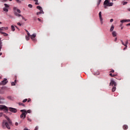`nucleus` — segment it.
Returning <instances> with one entry per match:
<instances>
[{"instance_id": "f03ea898", "label": "nucleus", "mask_w": 130, "mask_h": 130, "mask_svg": "<svg viewBox=\"0 0 130 130\" xmlns=\"http://www.w3.org/2000/svg\"><path fill=\"white\" fill-rule=\"evenodd\" d=\"M13 11L15 16H16V17H22L23 20H24V21H27L26 18L20 14H21V10H20V9H18L17 7H15L13 8Z\"/></svg>"}, {"instance_id": "0e129e2a", "label": "nucleus", "mask_w": 130, "mask_h": 130, "mask_svg": "<svg viewBox=\"0 0 130 130\" xmlns=\"http://www.w3.org/2000/svg\"><path fill=\"white\" fill-rule=\"evenodd\" d=\"M114 1H116V0H114Z\"/></svg>"}, {"instance_id": "864d4df0", "label": "nucleus", "mask_w": 130, "mask_h": 130, "mask_svg": "<svg viewBox=\"0 0 130 130\" xmlns=\"http://www.w3.org/2000/svg\"><path fill=\"white\" fill-rule=\"evenodd\" d=\"M15 27H16V28L17 29H18L19 30V28H18V27H17V26H15Z\"/></svg>"}, {"instance_id": "20e7f679", "label": "nucleus", "mask_w": 130, "mask_h": 130, "mask_svg": "<svg viewBox=\"0 0 130 130\" xmlns=\"http://www.w3.org/2000/svg\"><path fill=\"white\" fill-rule=\"evenodd\" d=\"M8 83V80L7 78H5L1 82H0V85L4 86Z\"/></svg>"}, {"instance_id": "f8f14e48", "label": "nucleus", "mask_w": 130, "mask_h": 130, "mask_svg": "<svg viewBox=\"0 0 130 130\" xmlns=\"http://www.w3.org/2000/svg\"><path fill=\"white\" fill-rule=\"evenodd\" d=\"M4 103H5V98L0 96V104H4Z\"/></svg>"}, {"instance_id": "052dcab7", "label": "nucleus", "mask_w": 130, "mask_h": 130, "mask_svg": "<svg viewBox=\"0 0 130 130\" xmlns=\"http://www.w3.org/2000/svg\"><path fill=\"white\" fill-rule=\"evenodd\" d=\"M0 24H2V22H0Z\"/></svg>"}, {"instance_id": "f257e3e1", "label": "nucleus", "mask_w": 130, "mask_h": 130, "mask_svg": "<svg viewBox=\"0 0 130 130\" xmlns=\"http://www.w3.org/2000/svg\"><path fill=\"white\" fill-rule=\"evenodd\" d=\"M4 117H5V118H6L8 122H7L6 120H3L2 126L4 127L5 126V125H6L7 128H8V129H11V127H10V125H12V121L6 115H4Z\"/></svg>"}, {"instance_id": "a878e982", "label": "nucleus", "mask_w": 130, "mask_h": 130, "mask_svg": "<svg viewBox=\"0 0 130 130\" xmlns=\"http://www.w3.org/2000/svg\"><path fill=\"white\" fill-rule=\"evenodd\" d=\"M25 39H26V40H27V41L30 40V37L26 36Z\"/></svg>"}, {"instance_id": "a211bd4d", "label": "nucleus", "mask_w": 130, "mask_h": 130, "mask_svg": "<svg viewBox=\"0 0 130 130\" xmlns=\"http://www.w3.org/2000/svg\"><path fill=\"white\" fill-rule=\"evenodd\" d=\"M113 30H114V25H112L110 29V32H112V31H113Z\"/></svg>"}, {"instance_id": "e2e57ef3", "label": "nucleus", "mask_w": 130, "mask_h": 130, "mask_svg": "<svg viewBox=\"0 0 130 130\" xmlns=\"http://www.w3.org/2000/svg\"><path fill=\"white\" fill-rule=\"evenodd\" d=\"M29 121H31V120H29Z\"/></svg>"}, {"instance_id": "b1692460", "label": "nucleus", "mask_w": 130, "mask_h": 130, "mask_svg": "<svg viewBox=\"0 0 130 130\" xmlns=\"http://www.w3.org/2000/svg\"><path fill=\"white\" fill-rule=\"evenodd\" d=\"M3 11H4V12H9V9L8 8H6V7L3 8Z\"/></svg>"}, {"instance_id": "9b49d317", "label": "nucleus", "mask_w": 130, "mask_h": 130, "mask_svg": "<svg viewBox=\"0 0 130 130\" xmlns=\"http://www.w3.org/2000/svg\"><path fill=\"white\" fill-rule=\"evenodd\" d=\"M20 112H25L26 115L27 113H31V110H28L27 111H26V110H21Z\"/></svg>"}, {"instance_id": "f3484780", "label": "nucleus", "mask_w": 130, "mask_h": 130, "mask_svg": "<svg viewBox=\"0 0 130 130\" xmlns=\"http://www.w3.org/2000/svg\"><path fill=\"white\" fill-rule=\"evenodd\" d=\"M0 33L1 34H2L3 35H4V36H8V34L6 33V32H4L3 31H2V30H0Z\"/></svg>"}, {"instance_id": "37998d69", "label": "nucleus", "mask_w": 130, "mask_h": 130, "mask_svg": "<svg viewBox=\"0 0 130 130\" xmlns=\"http://www.w3.org/2000/svg\"><path fill=\"white\" fill-rule=\"evenodd\" d=\"M17 25H18L19 26H21V23L20 22H18L17 23Z\"/></svg>"}, {"instance_id": "423d86ee", "label": "nucleus", "mask_w": 130, "mask_h": 130, "mask_svg": "<svg viewBox=\"0 0 130 130\" xmlns=\"http://www.w3.org/2000/svg\"><path fill=\"white\" fill-rule=\"evenodd\" d=\"M110 85L112 86L113 87H116V82H115L114 80H111V82L110 83Z\"/></svg>"}, {"instance_id": "6e6d98bb", "label": "nucleus", "mask_w": 130, "mask_h": 130, "mask_svg": "<svg viewBox=\"0 0 130 130\" xmlns=\"http://www.w3.org/2000/svg\"><path fill=\"white\" fill-rule=\"evenodd\" d=\"M9 2H12L13 0H8Z\"/></svg>"}, {"instance_id": "6ab92c4d", "label": "nucleus", "mask_w": 130, "mask_h": 130, "mask_svg": "<svg viewBox=\"0 0 130 130\" xmlns=\"http://www.w3.org/2000/svg\"><path fill=\"white\" fill-rule=\"evenodd\" d=\"M123 129H127V128H128V126H127V125H124L123 126Z\"/></svg>"}, {"instance_id": "5fc2aeb1", "label": "nucleus", "mask_w": 130, "mask_h": 130, "mask_svg": "<svg viewBox=\"0 0 130 130\" xmlns=\"http://www.w3.org/2000/svg\"><path fill=\"white\" fill-rule=\"evenodd\" d=\"M127 10L129 12H130V8H128Z\"/></svg>"}, {"instance_id": "aec40b11", "label": "nucleus", "mask_w": 130, "mask_h": 130, "mask_svg": "<svg viewBox=\"0 0 130 130\" xmlns=\"http://www.w3.org/2000/svg\"><path fill=\"white\" fill-rule=\"evenodd\" d=\"M112 6H113V3L109 2V4H108L107 7H112Z\"/></svg>"}, {"instance_id": "bb28decb", "label": "nucleus", "mask_w": 130, "mask_h": 130, "mask_svg": "<svg viewBox=\"0 0 130 130\" xmlns=\"http://www.w3.org/2000/svg\"><path fill=\"white\" fill-rule=\"evenodd\" d=\"M121 23H126L127 21L126 19H123L120 21Z\"/></svg>"}, {"instance_id": "7ed1b4c3", "label": "nucleus", "mask_w": 130, "mask_h": 130, "mask_svg": "<svg viewBox=\"0 0 130 130\" xmlns=\"http://www.w3.org/2000/svg\"><path fill=\"white\" fill-rule=\"evenodd\" d=\"M37 9L38 10H39L40 11L37 13V15L38 16V15L40 14H44V12H43V10H42V7L40 6H37Z\"/></svg>"}, {"instance_id": "8fccbe9b", "label": "nucleus", "mask_w": 130, "mask_h": 130, "mask_svg": "<svg viewBox=\"0 0 130 130\" xmlns=\"http://www.w3.org/2000/svg\"><path fill=\"white\" fill-rule=\"evenodd\" d=\"M127 22H130V19H126Z\"/></svg>"}, {"instance_id": "58836bf2", "label": "nucleus", "mask_w": 130, "mask_h": 130, "mask_svg": "<svg viewBox=\"0 0 130 130\" xmlns=\"http://www.w3.org/2000/svg\"><path fill=\"white\" fill-rule=\"evenodd\" d=\"M38 21H39V22H41V23H42V20H41V19H40V18H38Z\"/></svg>"}, {"instance_id": "393cba45", "label": "nucleus", "mask_w": 130, "mask_h": 130, "mask_svg": "<svg viewBox=\"0 0 130 130\" xmlns=\"http://www.w3.org/2000/svg\"><path fill=\"white\" fill-rule=\"evenodd\" d=\"M4 6H5V8L7 9H9V8H10V6L7 4H5Z\"/></svg>"}, {"instance_id": "cd10ccee", "label": "nucleus", "mask_w": 130, "mask_h": 130, "mask_svg": "<svg viewBox=\"0 0 130 130\" xmlns=\"http://www.w3.org/2000/svg\"><path fill=\"white\" fill-rule=\"evenodd\" d=\"M19 105L23 106V107H25V104L22 103H18Z\"/></svg>"}, {"instance_id": "c9c22d12", "label": "nucleus", "mask_w": 130, "mask_h": 130, "mask_svg": "<svg viewBox=\"0 0 130 130\" xmlns=\"http://www.w3.org/2000/svg\"><path fill=\"white\" fill-rule=\"evenodd\" d=\"M127 44H128V40H127L126 41L125 45H127Z\"/></svg>"}, {"instance_id": "72a5a7b5", "label": "nucleus", "mask_w": 130, "mask_h": 130, "mask_svg": "<svg viewBox=\"0 0 130 130\" xmlns=\"http://www.w3.org/2000/svg\"><path fill=\"white\" fill-rule=\"evenodd\" d=\"M100 3H101V0H99L98 2V6H99L100 5Z\"/></svg>"}, {"instance_id": "13d9d810", "label": "nucleus", "mask_w": 130, "mask_h": 130, "mask_svg": "<svg viewBox=\"0 0 130 130\" xmlns=\"http://www.w3.org/2000/svg\"><path fill=\"white\" fill-rule=\"evenodd\" d=\"M104 8H105V9H106V6H105Z\"/></svg>"}, {"instance_id": "0eeeda50", "label": "nucleus", "mask_w": 130, "mask_h": 130, "mask_svg": "<svg viewBox=\"0 0 130 130\" xmlns=\"http://www.w3.org/2000/svg\"><path fill=\"white\" fill-rule=\"evenodd\" d=\"M9 111H11V112H13V113H16V112H17V111L16 109H15L13 108H9Z\"/></svg>"}, {"instance_id": "bf43d9fd", "label": "nucleus", "mask_w": 130, "mask_h": 130, "mask_svg": "<svg viewBox=\"0 0 130 130\" xmlns=\"http://www.w3.org/2000/svg\"><path fill=\"white\" fill-rule=\"evenodd\" d=\"M121 29L122 30V29H123V27H121Z\"/></svg>"}, {"instance_id": "e433bc0d", "label": "nucleus", "mask_w": 130, "mask_h": 130, "mask_svg": "<svg viewBox=\"0 0 130 130\" xmlns=\"http://www.w3.org/2000/svg\"><path fill=\"white\" fill-rule=\"evenodd\" d=\"M121 42L122 45H124V46L125 44H124V43H123V41L122 40H121Z\"/></svg>"}, {"instance_id": "c85d7f7f", "label": "nucleus", "mask_w": 130, "mask_h": 130, "mask_svg": "<svg viewBox=\"0 0 130 130\" xmlns=\"http://www.w3.org/2000/svg\"><path fill=\"white\" fill-rule=\"evenodd\" d=\"M11 29L12 31H15V26H14V25H11Z\"/></svg>"}, {"instance_id": "a19ab883", "label": "nucleus", "mask_w": 130, "mask_h": 130, "mask_svg": "<svg viewBox=\"0 0 130 130\" xmlns=\"http://www.w3.org/2000/svg\"><path fill=\"white\" fill-rule=\"evenodd\" d=\"M115 42H116L117 41V38H115L114 40Z\"/></svg>"}, {"instance_id": "2f4dec72", "label": "nucleus", "mask_w": 130, "mask_h": 130, "mask_svg": "<svg viewBox=\"0 0 130 130\" xmlns=\"http://www.w3.org/2000/svg\"><path fill=\"white\" fill-rule=\"evenodd\" d=\"M125 47L123 49V50H125V49H126L127 48V45H124Z\"/></svg>"}, {"instance_id": "4d7b16f0", "label": "nucleus", "mask_w": 130, "mask_h": 130, "mask_svg": "<svg viewBox=\"0 0 130 130\" xmlns=\"http://www.w3.org/2000/svg\"><path fill=\"white\" fill-rule=\"evenodd\" d=\"M120 26H122V24H121L120 25Z\"/></svg>"}, {"instance_id": "7c9ffc66", "label": "nucleus", "mask_w": 130, "mask_h": 130, "mask_svg": "<svg viewBox=\"0 0 130 130\" xmlns=\"http://www.w3.org/2000/svg\"><path fill=\"white\" fill-rule=\"evenodd\" d=\"M27 101H28V99H25L23 100L22 102H23V103H25V102H27Z\"/></svg>"}, {"instance_id": "ea45409f", "label": "nucleus", "mask_w": 130, "mask_h": 130, "mask_svg": "<svg viewBox=\"0 0 130 130\" xmlns=\"http://www.w3.org/2000/svg\"><path fill=\"white\" fill-rule=\"evenodd\" d=\"M110 22L111 23H112V22H113V19H111L110 20Z\"/></svg>"}, {"instance_id": "f704fd0d", "label": "nucleus", "mask_w": 130, "mask_h": 130, "mask_svg": "<svg viewBox=\"0 0 130 130\" xmlns=\"http://www.w3.org/2000/svg\"><path fill=\"white\" fill-rule=\"evenodd\" d=\"M27 36L30 37L31 35H30V33H29V32H27Z\"/></svg>"}, {"instance_id": "6e6552de", "label": "nucleus", "mask_w": 130, "mask_h": 130, "mask_svg": "<svg viewBox=\"0 0 130 130\" xmlns=\"http://www.w3.org/2000/svg\"><path fill=\"white\" fill-rule=\"evenodd\" d=\"M35 37H36V35L35 34H32V35L30 36V39L35 42L36 41V39H35Z\"/></svg>"}, {"instance_id": "a18cd8bd", "label": "nucleus", "mask_w": 130, "mask_h": 130, "mask_svg": "<svg viewBox=\"0 0 130 130\" xmlns=\"http://www.w3.org/2000/svg\"><path fill=\"white\" fill-rule=\"evenodd\" d=\"M3 116V113H0V117H2Z\"/></svg>"}, {"instance_id": "de8ad7c7", "label": "nucleus", "mask_w": 130, "mask_h": 130, "mask_svg": "<svg viewBox=\"0 0 130 130\" xmlns=\"http://www.w3.org/2000/svg\"><path fill=\"white\" fill-rule=\"evenodd\" d=\"M126 26H130V23H128V24H126Z\"/></svg>"}, {"instance_id": "4468645a", "label": "nucleus", "mask_w": 130, "mask_h": 130, "mask_svg": "<svg viewBox=\"0 0 130 130\" xmlns=\"http://www.w3.org/2000/svg\"><path fill=\"white\" fill-rule=\"evenodd\" d=\"M9 29V27H0V31H4V30H8Z\"/></svg>"}, {"instance_id": "2eb2a0df", "label": "nucleus", "mask_w": 130, "mask_h": 130, "mask_svg": "<svg viewBox=\"0 0 130 130\" xmlns=\"http://www.w3.org/2000/svg\"><path fill=\"white\" fill-rule=\"evenodd\" d=\"M113 37H116L117 36V33H116V31H113L112 32Z\"/></svg>"}, {"instance_id": "1a4fd4ad", "label": "nucleus", "mask_w": 130, "mask_h": 130, "mask_svg": "<svg viewBox=\"0 0 130 130\" xmlns=\"http://www.w3.org/2000/svg\"><path fill=\"white\" fill-rule=\"evenodd\" d=\"M112 73H114V70L110 71L109 76H110V77H116V76H117V75H116V74H112Z\"/></svg>"}, {"instance_id": "9d476101", "label": "nucleus", "mask_w": 130, "mask_h": 130, "mask_svg": "<svg viewBox=\"0 0 130 130\" xmlns=\"http://www.w3.org/2000/svg\"><path fill=\"white\" fill-rule=\"evenodd\" d=\"M3 109H4V110H6V111H8L9 109H8V107H7L5 106H0V110H3Z\"/></svg>"}, {"instance_id": "09e8293b", "label": "nucleus", "mask_w": 130, "mask_h": 130, "mask_svg": "<svg viewBox=\"0 0 130 130\" xmlns=\"http://www.w3.org/2000/svg\"><path fill=\"white\" fill-rule=\"evenodd\" d=\"M23 130H30V129H28V128H24V129Z\"/></svg>"}, {"instance_id": "79ce46f5", "label": "nucleus", "mask_w": 130, "mask_h": 130, "mask_svg": "<svg viewBox=\"0 0 130 130\" xmlns=\"http://www.w3.org/2000/svg\"><path fill=\"white\" fill-rule=\"evenodd\" d=\"M34 130H38V126H36Z\"/></svg>"}, {"instance_id": "c03bdc74", "label": "nucleus", "mask_w": 130, "mask_h": 130, "mask_svg": "<svg viewBox=\"0 0 130 130\" xmlns=\"http://www.w3.org/2000/svg\"><path fill=\"white\" fill-rule=\"evenodd\" d=\"M31 101V99H28L27 100V102H30Z\"/></svg>"}, {"instance_id": "4be33fe9", "label": "nucleus", "mask_w": 130, "mask_h": 130, "mask_svg": "<svg viewBox=\"0 0 130 130\" xmlns=\"http://www.w3.org/2000/svg\"><path fill=\"white\" fill-rule=\"evenodd\" d=\"M3 45H2V42H0V51L2 49V47ZM3 53L0 52V55H2Z\"/></svg>"}, {"instance_id": "4c0bfd02", "label": "nucleus", "mask_w": 130, "mask_h": 130, "mask_svg": "<svg viewBox=\"0 0 130 130\" xmlns=\"http://www.w3.org/2000/svg\"><path fill=\"white\" fill-rule=\"evenodd\" d=\"M126 4H127V2H124V3H123V5L124 6V5H126Z\"/></svg>"}, {"instance_id": "412c9836", "label": "nucleus", "mask_w": 130, "mask_h": 130, "mask_svg": "<svg viewBox=\"0 0 130 130\" xmlns=\"http://www.w3.org/2000/svg\"><path fill=\"white\" fill-rule=\"evenodd\" d=\"M16 83H17V80H15L14 82H12L11 85L12 86H16Z\"/></svg>"}, {"instance_id": "dca6fc26", "label": "nucleus", "mask_w": 130, "mask_h": 130, "mask_svg": "<svg viewBox=\"0 0 130 130\" xmlns=\"http://www.w3.org/2000/svg\"><path fill=\"white\" fill-rule=\"evenodd\" d=\"M109 3V1L108 0H105L104 3V6H106L107 7L108 4Z\"/></svg>"}, {"instance_id": "ddd939ff", "label": "nucleus", "mask_w": 130, "mask_h": 130, "mask_svg": "<svg viewBox=\"0 0 130 130\" xmlns=\"http://www.w3.org/2000/svg\"><path fill=\"white\" fill-rule=\"evenodd\" d=\"M20 118H23V119L26 118V114L25 112H23L20 115Z\"/></svg>"}, {"instance_id": "603ef678", "label": "nucleus", "mask_w": 130, "mask_h": 130, "mask_svg": "<svg viewBox=\"0 0 130 130\" xmlns=\"http://www.w3.org/2000/svg\"><path fill=\"white\" fill-rule=\"evenodd\" d=\"M34 20H35V21H36V17H34Z\"/></svg>"}, {"instance_id": "c756f323", "label": "nucleus", "mask_w": 130, "mask_h": 130, "mask_svg": "<svg viewBox=\"0 0 130 130\" xmlns=\"http://www.w3.org/2000/svg\"><path fill=\"white\" fill-rule=\"evenodd\" d=\"M0 2L1 3H7V2H8V0H0Z\"/></svg>"}, {"instance_id": "3c124183", "label": "nucleus", "mask_w": 130, "mask_h": 130, "mask_svg": "<svg viewBox=\"0 0 130 130\" xmlns=\"http://www.w3.org/2000/svg\"><path fill=\"white\" fill-rule=\"evenodd\" d=\"M25 31H26V33H28V32H29L27 30V29H25Z\"/></svg>"}, {"instance_id": "680f3d73", "label": "nucleus", "mask_w": 130, "mask_h": 130, "mask_svg": "<svg viewBox=\"0 0 130 130\" xmlns=\"http://www.w3.org/2000/svg\"><path fill=\"white\" fill-rule=\"evenodd\" d=\"M29 121H31V120H29Z\"/></svg>"}, {"instance_id": "49530a36", "label": "nucleus", "mask_w": 130, "mask_h": 130, "mask_svg": "<svg viewBox=\"0 0 130 130\" xmlns=\"http://www.w3.org/2000/svg\"><path fill=\"white\" fill-rule=\"evenodd\" d=\"M19 125V123L18 122L15 123V125H16V126H17V125Z\"/></svg>"}, {"instance_id": "5701e85b", "label": "nucleus", "mask_w": 130, "mask_h": 130, "mask_svg": "<svg viewBox=\"0 0 130 130\" xmlns=\"http://www.w3.org/2000/svg\"><path fill=\"white\" fill-rule=\"evenodd\" d=\"M115 90H116V86H113V88H112V92H115Z\"/></svg>"}, {"instance_id": "39448f33", "label": "nucleus", "mask_w": 130, "mask_h": 130, "mask_svg": "<svg viewBox=\"0 0 130 130\" xmlns=\"http://www.w3.org/2000/svg\"><path fill=\"white\" fill-rule=\"evenodd\" d=\"M99 16L100 18V20L101 21V24H103V19L102 18V13L101 12H100L99 13Z\"/></svg>"}, {"instance_id": "473e14b6", "label": "nucleus", "mask_w": 130, "mask_h": 130, "mask_svg": "<svg viewBox=\"0 0 130 130\" xmlns=\"http://www.w3.org/2000/svg\"><path fill=\"white\" fill-rule=\"evenodd\" d=\"M28 7V8H33V6H32V5L31 4H29Z\"/></svg>"}]
</instances>
